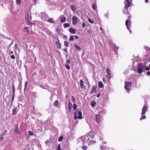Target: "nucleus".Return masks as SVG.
Returning <instances> with one entry per match:
<instances>
[{
  "mask_svg": "<svg viewBox=\"0 0 150 150\" xmlns=\"http://www.w3.org/2000/svg\"><path fill=\"white\" fill-rule=\"evenodd\" d=\"M94 137V135L92 133L89 132L83 137H80V139H82V142L83 144H85L86 142L88 144V145H89L96 143L95 141L92 140L93 139Z\"/></svg>",
  "mask_w": 150,
  "mask_h": 150,
  "instance_id": "f257e3e1",
  "label": "nucleus"
},
{
  "mask_svg": "<svg viewBox=\"0 0 150 150\" xmlns=\"http://www.w3.org/2000/svg\"><path fill=\"white\" fill-rule=\"evenodd\" d=\"M137 71L139 73H142L144 71L149 70V68L146 67L145 64H139L137 66Z\"/></svg>",
  "mask_w": 150,
  "mask_h": 150,
  "instance_id": "f03ea898",
  "label": "nucleus"
},
{
  "mask_svg": "<svg viewBox=\"0 0 150 150\" xmlns=\"http://www.w3.org/2000/svg\"><path fill=\"white\" fill-rule=\"evenodd\" d=\"M132 83L130 82H126L125 83V88L129 91L131 86Z\"/></svg>",
  "mask_w": 150,
  "mask_h": 150,
  "instance_id": "7ed1b4c3",
  "label": "nucleus"
},
{
  "mask_svg": "<svg viewBox=\"0 0 150 150\" xmlns=\"http://www.w3.org/2000/svg\"><path fill=\"white\" fill-rule=\"evenodd\" d=\"M41 17L43 20L47 21L48 19V15L45 12H42L41 13Z\"/></svg>",
  "mask_w": 150,
  "mask_h": 150,
  "instance_id": "20e7f679",
  "label": "nucleus"
},
{
  "mask_svg": "<svg viewBox=\"0 0 150 150\" xmlns=\"http://www.w3.org/2000/svg\"><path fill=\"white\" fill-rule=\"evenodd\" d=\"M106 72L107 74V77L108 80H109L111 78V71L108 68L106 69Z\"/></svg>",
  "mask_w": 150,
  "mask_h": 150,
  "instance_id": "39448f33",
  "label": "nucleus"
},
{
  "mask_svg": "<svg viewBox=\"0 0 150 150\" xmlns=\"http://www.w3.org/2000/svg\"><path fill=\"white\" fill-rule=\"evenodd\" d=\"M79 19L76 16H74L72 17V24L74 25H76Z\"/></svg>",
  "mask_w": 150,
  "mask_h": 150,
  "instance_id": "423d86ee",
  "label": "nucleus"
},
{
  "mask_svg": "<svg viewBox=\"0 0 150 150\" xmlns=\"http://www.w3.org/2000/svg\"><path fill=\"white\" fill-rule=\"evenodd\" d=\"M76 114L78 115V118L79 119H81L82 118V114L81 112L79 111L78 109H77L76 110Z\"/></svg>",
  "mask_w": 150,
  "mask_h": 150,
  "instance_id": "0eeeda50",
  "label": "nucleus"
},
{
  "mask_svg": "<svg viewBox=\"0 0 150 150\" xmlns=\"http://www.w3.org/2000/svg\"><path fill=\"white\" fill-rule=\"evenodd\" d=\"M95 120L97 123L99 124L100 123V117L99 114H97L96 115Z\"/></svg>",
  "mask_w": 150,
  "mask_h": 150,
  "instance_id": "6e6552de",
  "label": "nucleus"
},
{
  "mask_svg": "<svg viewBox=\"0 0 150 150\" xmlns=\"http://www.w3.org/2000/svg\"><path fill=\"white\" fill-rule=\"evenodd\" d=\"M148 110V107L146 106H144L143 107L142 109V112L141 114L142 115L145 114L146 111H147Z\"/></svg>",
  "mask_w": 150,
  "mask_h": 150,
  "instance_id": "1a4fd4ad",
  "label": "nucleus"
},
{
  "mask_svg": "<svg viewBox=\"0 0 150 150\" xmlns=\"http://www.w3.org/2000/svg\"><path fill=\"white\" fill-rule=\"evenodd\" d=\"M18 108L17 107L14 108L13 110V115H14L16 114L18 111Z\"/></svg>",
  "mask_w": 150,
  "mask_h": 150,
  "instance_id": "9d476101",
  "label": "nucleus"
},
{
  "mask_svg": "<svg viewBox=\"0 0 150 150\" xmlns=\"http://www.w3.org/2000/svg\"><path fill=\"white\" fill-rule=\"evenodd\" d=\"M83 80L81 79L80 80V87L82 89H83V88L84 87V90H85L86 87H84V85L83 83Z\"/></svg>",
  "mask_w": 150,
  "mask_h": 150,
  "instance_id": "9b49d317",
  "label": "nucleus"
},
{
  "mask_svg": "<svg viewBox=\"0 0 150 150\" xmlns=\"http://www.w3.org/2000/svg\"><path fill=\"white\" fill-rule=\"evenodd\" d=\"M31 29V28L30 27H25L24 31L28 33H29Z\"/></svg>",
  "mask_w": 150,
  "mask_h": 150,
  "instance_id": "f8f14e48",
  "label": "nucleus"
},
{
  "mask_svg": "<svg viewBox=\"0 0 150 150\" xmlns=\"http://www.w3.org/2000/svg\"><path fill=\"white\" fill-rule=\"evenodd\" d=\"M68 107L69 111V112H71V109H72V105L70 101L69 102L68 105Z\"/></svg>",
  "mask_w": 150,
  "mask_h": 150,
  "instance_id": "ddd939ff",
  "label": "nucleus"
},
{
  "mask_svg": "<svg viewBox=\"0 0 150 150\" xmlns=\"http://www.w3.org/2000/svg\"><path fill=\"white\" fill-rule=\"evenodd\" d=\"M69 30L70 32L73 34H75L76 32L75 30L74 29L72 28H69Z\"/></svg>",
  "mask_w": 150,
  "mask_h": 150,
  "instance_id": "4468645a",
  "label": "nucleus"
},
{
  "mask_svg": "<svg viewBox=\"0 0 150 150\" xmlns=\"http://www.w3.org/2000/svg\"><path fill=\"white\" fill-rule=\"evenodd\" d=\"M96 86L95 85H94L92 86V89L91 92V94H92L94 93L95 91H96Z\"/></svg>",
  "mask_w": 150,
  "mask_h": 150,
  "instance_id": "2eb2a0df",
  "label": "nucleus"
},
{
  "mask_svg": "<svg viewBox=\"0 0 150 150\" xmlns=\"http://www.w3.org/2000/svg\"><path fill=\"white\" fill-rule=\"evenodd\" d=\"M15 132L18 134H20L21 133V131L19 130L18 128V125H17L15 129Z\"/></svg>",
  "mask_w": 150,
  "mask_h": 150,
  "instance_id": "dca6fc26",
  "label": "nucleus"
},
{
  "mask_svg": "<svg viewBox=\"0 0 150 150\" xmlns=\"http://www.w3.org/2000/svg\"><path fill=\"white\" fill-rule=\"evenodd\" d=\"M56 44L57 45V47L58 49H60L61 48V45L59 43V40L58 41H57L56 42Z\"/></svg>",
  "mask_w": 150,
  "mask_h": 150,
  "instance_id": "f3484780",
  "label": "nucleus"
},
{
  "mask_svg": "<svg viewBox=\"0 0 150 150\" xmlns=\"http://www.w3.org/2000/svg\"><path fill=\"white\" fill-rule=\"evenodd\" d=\"M129 20H127L126 21L125 25L127 26V29L129 30V27H130L129 25Z\"/></svg>",
  "mask_w": 150,
  "mask_h": 150,
  "instance_id": "a211bd4d",
  "label": "nucleus"
},
{
  "mask_svg": "<svg viewBox=\"0 0 150 150\" xmlns=\"http://www.w3.org/2000/svg\"><path fill=\"white\" fill-rule=\"evenodd\" d=\"M130 3H127L125 4V8L126 9H127L128 8L129 6Z\"/></svg>",
  "mask_w": 150,
  "mask_h": 150,
  "instance_id": "6ab92c4d",
  "label": "nucleus"
},
{
  "mask_svg": "<svg viewBox=\"0 0 150 150\" xmlns=\"http://www.w3.org/2000/svg\"><path fill=\"white\" fill-rule=\"evenodd\" d=\"M48 21L50 23H53L54 22V19L53 18H51L50 19H49Z\"/></svg>",
  "mask_w": 150,
  "mask_h": 150,
  "instance_id": "aec40b11",
  "label": "nucleus"
},
{
  "mask_svg": "<svg viewBox=\"0 0 150 150\" xmlns=\"http://www.w3.org/2000/svg\"><path fill=\"white\" fill-rule=\"evenodd\" d=\"M66 19V18L65 17H62L60 19V21L62 23H64Z\"/></svg>",
  "mask_w": 150,
  "mask_h": 150,
  "instance_id": "412c9836",
  "label": "nucleus"
},
{
  "mask_svg": "<svg viewBox=\"0 0 150 150\" xmlns=\"http://www.w3.org/2000/svg\"><path fill=\"white\" fill-rule=\"evenodd\" d=\"M70 7H71V10L72 11H76V7L74 6L73 5H71L70 6Z\"/></svg>",
  "mask_w": 150,
  "mask_h": 150,
  "instance_id": "4be33fe9",
  "label": "nucleus"
},
{
  "mask_svg": "<svg viewBox=\"0 0 150 150\" xmlns=\"http://www.w3.org/2000/svg\"><path fill=\"white\" fill-rule=\"evenodd\" d=\"M96 104V103L95 101H93V102H91V105L93 107H95Z\"/></svg>",
  "mask_w": 150,
  "mask_h": 150,
  "instance_id": "5701e85b",
  "label": "nucleus"
},
{
  "mask_svg": "<svg viewBox=\"0 0 150 150\" xmlns=\"http://www.w3.org/2000/svg\"><path fill=\"white\" fill-rule=\"evenodd\" d=\"M98 85L99 87L100 88H102L103 86V84L101 82H99L98 83Z\"/></svg>",
  "mask_w": 150,
  "mask_h": 150,
  "instance_id": "b1692460",
  "label": "nucleus"
},
{
  "mask_svg": "<svg viewBox=\"0 0 150 150\" xmlns=\"http://www.w3.org/2000/svg\"><path fill=\"white\" fill-rule=\"evenodd\" d=\"M64 25L65 28L69 27L70 26V25L68 23H65L64 24Z\"/></svg>",
  "mask_w": 150,
  "mask_h": 150,
  "instance_id": "393cba45",
  "label": "nucleus"
},
{
  "mask_svg": "<svg viewBox=\"0 0 150 150\" xmlns=\"http://www.w3.org/2000/svg\"><path fill=\"white\" fill-rule=\"evenodd\" d=\"M64 139V137L62 136H60L58 138V141L59 142H61Z\"/></svg>",
  "mask_w": 150,
  "mask_h": 150,
  "instance_id": "a878e982",
  "label": "nucleus"
},
{
  "mask_svg": "<svg viewBox=\"0 0 150 150\" xmlns=\"http://www.w3.org/2000/svg\"><path fill=\"white\" fill-rule=\"evenodd\" d=\"M74 45L77 50H78L79 51H80L81 50V49L80 47H79L77 45L75 44Z\"/></svg>",
  "mask_w": 150,
  "mask_h": 150,
  "instance_id": "bb28decb",
  "label": "nucleus"
},
{
  "mask_svg": "<svg viewBox=\"0 0 150 150\" xmlns=\"http://www.w3.org/2000/svg\"><path fill=\"white\" fill-rule=\"evenodd\" d=\"M21 2V0H16V3L17 5H19Z\"/></svg>",
  "mask_w": 150,
  "mask_h": 150,
  "instance_id": "cd10ccee",
  "label": "nucleus"
},
{
  "mask_svg": "<svg viewBox=\"0 0 150 150\" xmlns=\"http://www.w3.org/2000/svg\"><path fill=\"white\" fill-rule=\"evenodd\" d=\"M58 104V100H56L54 103V105L55 106H57Z\"/></svg>",
  "mask_w": 150,
  "mask_h": 150,
  "instance_id": "c85d7f7f",
  "label": "nucleus"
},
{
  "mask_svg": "<svg viewBox=\"0 0 150 150\" xmlns=\"http://www.w3.org/2000/svg\"><path fill=\"white\" fill-rule=\"evenodd\" d=\"M96 6L95 4H93L92 8L94 10H95L96 9Z\"/></svg>",
  "mask_w": 150,
  "mask_h": 150,
  "instance_id": "c756f323",
  "label": "nucleus"
},
{
  "mask_svg": "<svg viewBox=\"0 0 150 150\" xmlns=\"http://www.w3.org/2000/svg\"><path fill=\"white\" fill-rule=\"evenodd\" d=\"M74 39V36L73 35H71L70 37L69 40L70 41H72Z\"/></svg>",
  "mask_w": 150,
  "mask_h": 150,
  "instance_id": "7c9ffc66",
  "label": "nucleus"
},
{
  "mask_svg": "<svg viewBox=\"0 0 150 150\" xmlns=\"http://www.w3.org/2000/svg\"><path fill=\"white\" fill-rule=\"evenodd\" d=\"M77 106L76 104H74L73 105V108L75 111L76 110V108H77Z\"/></svg>",
  "mask_w": 150,
  "mask_h": 150,
  "instance_id": "2f4dec72",
  "label": "nucleus"
},
{
  "mask_svg": "<svg viewBox=\"0 0 150 150\" xmlns=\"http://www.w3.org/2000/svg\"><path fill=\"white\" fill-rule=\"evenodd\" d=\"M65 66L67 70L69 69L70 68V66L68 64H65Z\"/></svg>",
  "mask_w": 150,
  "mask_h": 150,
  "instance_id": "473e14b6",
  "label": "nucleus"
},
{
  "mask_svg": "<svg viewBox=\"0 0 150 150\" xmlns=\"http://www.w3.org/2000/svg\"><path fill=\"white\" fill-rule=\"evenodd\" d=\"M64 44L65 45L67 46H69V43L67 41H65L64 42Z\"/></svg>",
  "mask_w": 150,
  "mask_h": 150,
  "instance_id": "72a5a7b5",
  "label": "nucleus"
},
{
  "mask_svg": "<svg viewBox=\"0 0 150 150\" xmlns=\"http://www.w3.org/2000/svg\"><path fill=\"white\" fill-rule=\"evenodd\" d=\"M88 21L91 23H93L94 21H92L90 18L88 19Z\"/></svg>",
  "mask_w": 150,
  "mask_h": 150,
  "instance_id": "f704fd0d",
  "label": "nucleus"
},
{
  "mask_svg": "<svg viewBox=\"0 0 150 150\" xmlns=\"http://www.w3.org/2000/svg\"><path fill=\"white\" fill-rule=\"evenodd\" d=\"M74 119L76 120L78 118V117H77V115L76 114V112H74Z\"/></svg>",
  "mask_w": 150,
  "mask_h": 150,
  "instance_id": "c9c22d12",
  "label": "nucleus"
},
{
  "mask_svg": "<svg viewBox=\"0 0 150 150\" xmlns=\"http://www.w3.org/2000/svg\"><path fill=\"white\" fill-rule=\"evenodd\" d=\"M71 98L72 100L74 102V103H75V99L74 97V96H72L71 97Z\"/></svg>",
  "mask_w": 150,
  "mask_h": 150,
  "instance_id": "e433bc0d",
  "label": "nucleus"
},
{
  "mask_svg": "<svg viewBox=\"0 0 150 150\" xmlns=\"http://www.w3.org/2000/svg\"><path fill=\"white\" fill-rule=\"evenodd\" d=\"M5 135V134H2L1 135L0 139L1 140H2L4 139V137H3V136H4Z\"/></svg>",
  "mask_w": 150,
  "mask_h": 150,
  "instance_id": "4c0bfd02",
  "label": "nucleus"
},
{
  "mask_svg": "<svg viewBox=\"0 0 150 150\" xmlns=\"http://www.w3.org/2000/svg\"><path fill=\"white\" fill-rule=\"evenodd\" d=\"M28 133H29V135H33L34 134L33 132L30 131H29Z\"/></svg>",
  "mask_w": 150,
  "mask_h": 150,
  "instance_id": "58836bf2",
  "label": "nucleus"
},
{
  "mask_svg": "<svg viewBox=\"0 0 150 150\" xmlns=\"http://www.w3.org/2000/svg\"><path fill=\"white\" fill-rule=\"evenodd\" d=\"M146 118V116L145 115L142 116V117L140 118V120H142V119H145Z\"/></svg>",
  "mask_w": 150,
  "mask_h": 150,
  "instance_id": "ea45409f",
  "label": "nucleus"
},
{
  "mask_svg": "<svg viewBox=\"0 0 150 150\" xmlns=\"http://www.w3.org/2000/svg\"><path fill=\"white\" fill-rule=\"evenodd\" d=\"M57 150H61L60 144H58V147L57 148Z\"/></svg>",
  "mask_w": 150,
  "mask_h": 150,
  "instance_id": "a19ab883",
  "label": "nucleus"
},
{
  "mask_svg": "<svg viewBox=\"0 0 150 150\" xmlns=\"http://www.w3.org/2000/svg\"><path fill=\"white\" fill-rule=\"evenodd\" d=\"M86 24L85 23H84V22H83V24L82 25V27L83 28H84L85 26H86Z\"/></svg>",
  "mask_w": 150,
  "mask_h": 150,
  "instance_id": "79ce46f5",
  "label": "nucleus"
},
{
  "mask_svg": "<svg viewBox=\"0 0 150 150\" xmlns=\"http://www.w3.org/2000/svg\"><path fill=\"white\" fill-rule=\"evenodd\" d=\"M82 149L83 150H86L87 149V147L86 146H82Z\"/></svg>",
  "mask_w": 150,
  "mask_h": 150,
  "instance_id": "37998d69",
  "label": "nucleus"
},
{
  "mask_svg": "<svg viewBox=\"0 0 150 150\" xmlns=\"http://www.w3.org/2000/svg\"><path fill=\"white\" fill-rule=\"evenodd\" d=\"M14 48L15 49L18 50V47L17 46V44H16L15 45Z\"/></svg>",
  "mask_w": 150,
  "mask_h": 150,
  "instance_id": "c03bdc74",
  "label": "nucleus"
},
{
  "mask_svg": "<svg viewBox=\"0 0 150 150\" xmlns=\"http://www.w3.org/2000/svg\"><path fill=\"white\" fill-rule=\"evenodd\" d=\"M114 48L115 49V51L116 52H115H115H117V49H118V47H114Z\"/></svg>",
  "mask_w": 150,
  "mask_h": 150,
  "instance_id": "a18cd8bd",
  "label": "nucleus"
},
{
  "mask_svg": "<svg viewBox=\"0 0 150 150\" xmlns=\"http://www.w3.org/2000/svg\"><path fill=\"white\" fill-rule=\"evenodd\" d=\"M11 58L12 59H15V56H14V55H12L11 57Z\"/></svg>",
  "mask_w": 150,
  "mask_h": 150,
  "instance_id": "49530a36",
  "label": "nucleus"
},
{
  "mask_svg": "<svg viewBox=\"0 0 150 150\" xmlns=\"http://www.w3.org/2000/svg\"><path fill=\"white\" fill-rule=\"evenodd\" d=\"M66 62L67 64H69L70 62V60H67Z\"/></svg>",
  "mask_w": 150,
  "mask_h": 150,
  "instance_id": "de8ad7c7",
  "label": "nucleus"
},
{
  "mask_svg": "<svg viewBox=\"0 0 150 150\" xmlns=\"http://www.w3.org/2000/svg\"><path fill=\"white\" fill-rule=\"evenodd\" d=\"M103 81L105 83H106V81L105 80V78H103Z\"/></svg>",
  "mask_w": 150,
  "mask_h": 150,
  "instance_id": "09e8293b",
  "label": "nucleus"
},
{
  "mask_svg": "<svg viewBox=\"0 0 150 150\" xmlns=\"http://www.w3.org/2000/svg\"><path fill=\"white\" fill-rule=\"evenodd\" d=\"M14 95H13V96H12V100H11V101H13V100H14Z\"/></svg>",
  "mask_w": 150,
  "mask_h": 150,
  "instance_id": "8fccbe9b",
  "label": "nucleus"
},
{
  "mask_svg": "<svg viewBox=\"0 0 150 150\" xmlns=\"http://www.w3.org/2000/svg\"><path fill=\"white\" fill-rule=\"evenodd\" d=\"M146 74L148 76H149L150 75V72L149 71H148L147 72Z\"/></svg>",
  "mask_w": 150,
  "mask_h": 150,
  "instance_id": "3c124183",
  "label": "nucleus"
},
{
  "mask_svg": "<svg viewBox=\"0 0 150 150\" xmlns=\"http://www.w3.org/2000/svg\"><path fill=\"white\" fill-rule=\"evenodd\" d=\"M100 30L103 33V31H104L103 29H102V28L101 27H100Z\"/></svg>",
  "mask_w": 150,
  "mask_h": 150,
  "instance_id": "603ef678",
  "label": "nucleus"
},
{
  "mask_svg": "<svg viewBox=\"0 0 150 150\" xmlns=\"http://www.w3.org/2000/svg\"><path fill=\"white\" fill-rule=\"evenodd\" d=\"M63 38L64 39H67V36L66 35H65L64 36Z\"/></svg>",
  "mask_w": 150,
  "mask_h": 150,
  "instance_id": "864d4df0",
  "label": "nucleus"
},
{
  "mask_svg": "<svg viewBox=\"0 0 150 150\" xmlns=\"http://www.w3.org/2000/svg\"><path fill=\"white\" fill-rule=\"evenodd\" d=\"M74 37H75V38L76 39H78L79 38V37H78V36H76V35H74Z\"/></svg>",
  "mask_w": 150,
  "mask_h": 150,
  "instance_id": "5fc2aeb1",
  "label": "nucleus"
},
{
  "mask_svg": "<svg viewBox=\"0 0 150 150\" xmlns=\"http://www.w3.org/2000/svg\"><path fill=\"white\" fill-rule=\"evenodd\" d=\"M126 2H127V3H130V2L129 0H126Z\"/></svg>",
  "mask_w": 150,
  "mask_h": 150,
  "instance_id": "6e6d98bb",
  "label": "nucleus"
},
{
  "mask_svg": "<svg viewBox=\"0 0 150 150\" xmlns=\"http://www.w3.org/2000/svg\"><path fill=\"white\" fill-rule=\"evenodd\" d=\"M13 95H15V94H14V93H15V90L14 89H13Z\"/></svg>",
  "mask_w": 150,
  "mask_h": 150,
  "instance_id": "4d7b16f0",
  "label": "nucleus"
},
{
  "mask_svg": "<svg viewBox=\"0 0 150 150\" xmlns=\"http://www.w3.org/2000/svg\"><path fill=\"white\" fill-rule=\"evenodd\" d=\"M100 93H99L98 95L97 96V97L98 98H99L100 96Z\"/></svg>",
  "mask_w": 150,
  "mask_h": 150,
  "instance_id": "13d9d810",
  "label": "nucleus"
},
{
  "mask_svg": "<svg viewBox=\"0 0 150 150\" xmlns=\"http://www.w3.org/2000/svg\"><path fill=\"white\" fill-rule=\"evenodd\" d=\"M130 32V33L131 34L132 33V31L131 30H129H129H128Z\"/></svg>",
  "mask_w": 150,
  "mask_h": 150,
  "instance_id": "bf43d9fd",
  "label": "nucleus"
},
{
  "mask_svg": "<svg viewBox=\"0 0 150 150\" xmlns=\"http://www.w3.org/2000/svg\"><path fill=\"white\" fill-rule=\"evenodd\" d=\"M64 50L66 52L67 50V49H64Z\"/></svg>",
  "mask_w": 150,
  "mask_h": 150,
  "instance_id": "052dcab7",
  "label": "nucleus"
},
{
  "mask_svg": "<svg viewBox=\"0 0 150 150\" xmlns=\"http://www.w3.org/2000/svg\"><path fill=\"white\" fill-rule=\"evenodd\" d=\"M25 88L26 87V85H27V82L26 81L25 82Z\"/></svg>",
  "mask_w": 150,
  "mask_h": 150,
  "instance_id": "680f3d73",
  "label": "nucleus"
},
{
  "mask_svg": "<svg viewBox=\"0 0 150 150\" xmlns=\"http://www.w3.org/2000/svg\"><path fill=\"white\" fill-rule=\"evenodd\" d=\"M13 89L15 90V87H14V84H13Z\"/></svg>",
  "mask_w": 150,
  "mask_h": 150,
  "instance_id": "e2e57ef3",
  "label": "nucleus"
},
{
  "mask_svg": "<svg viewBox=\"0 0 150 150\" xmlns=\"http://www.w3.org/2000/svg\"><path fill=\"white\" fill-rule=\"evenodd\" d=\"M103 139V138H100V140H102Z\"/></svg>",
  "mask_w": 150,
  "mask_h": 150,
  "instance_id": "0e129e2a",
  "label": "nucleus"
},
{
  "mask_svg": "<svg viewBox=\"0 0 150 150\" xmlns=\"http://www.w3.org/2000/svg\"><path fill=\"white\" fill-rule=\"evenodd\" d=\"M40 87H41V88H42V85H40Z\"/></svg>",
  "mask_w": 150,
  "mask_h": 150,
  "instance_id": "69168bd1",
  "label": "nucleus"
},
{
  "mask_svg": "<svg viewBox=\"0 0 150 150\" xmlns=\"http://www.w3.org/2000/svg\"><path fill=\"white\" fill-rule=\"evenodd\" d=\"M29 17H28V15H27V18H28V19H29Z\"/></svg>",
  "mask_w": 150,
  "mask_h": 150,
  "instance_id": "338daca9",
  "label": "nucleus"
},
{
  "mask_svg": "<svg viewBox=\"0 0 150 150\" xmlns=\"http://www.w3.org/2000/svg\"><path fill=\"white\" fill-rule=\"evenodd\" d=\"M4 132L5 133H6L7 132V131L6 130H5V131H4Z\"/></svg>",
  "mask_w": 150,
  "mask_h": 150,
  "instance_id": "774afa93",
  "label": "nucleus"
}]
</instances>
